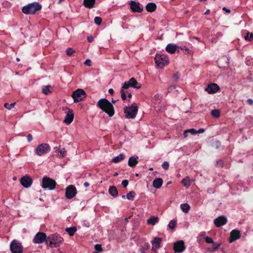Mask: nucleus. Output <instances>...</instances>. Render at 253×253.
Segmentation results:
<instances>
[{
    "label": "nucleus",
    "mask_w": 253,
    "mask_h": 253,
    "mask_svg": "<svg viewBox=\"0 0 253 253\" xmlns=\"http://www.w3.org/2000/svg\"><path fill=\"white\" fill-rule=\"evenodd\" d=\"M97 106L110 117L114 116L115 114L113 104L106 98L100 99L97 102Z\"/></svg>",
    "instance_id": "nucleus-1"
},
{
    "label": "nucleus",
    "mask_w": 253,
    "mask_h": 253,
    "mask_svg": "<svg viewBox=\"0 0 253 253\" xmlns=\"http://www.w3.org/2000/svg\"><path fill=\"white\" fill-rule=\"evenodd\" d=\"M63 239L58 233L50 235L47 238L46 245L51 247H57L62 243Z\"/></svg>",
    "instance_id": "nucleus-2"
},
{
    "label": "nucleus",
    "mask_w": 253,
    "mask_h": 253,
    "mask_svg": "<svg viewBox=\"0 0 253 253\" xmlns=\"http://www.w3.org/2000/svg\"><path fill=\"white\" fill-rule=\"evenodd\" d=\"M42 5L38 2L29 3L22 7V11L25 14H34L42 9Z\"/></svg>",
    "instance_id": "nucleus-3"
},
{
    "label": "nucleus",
    "mask_w": 253,
    "mask_h": 253,
    "mask_svg": "<svg viewBox=\"0 0 253 253\" xmlns=\"http://www.w3.org/2000/svg\"><path fill=\"white\" fill-rule=\"evenodd\" d=\"M138 111V107L133 104L131 106L126 107L124 109L126 118V119H134Z\"/></svg>",
    "instance_id": "nucleus-4"
},
{
    "label": "nucleus",
    "mask_w": 253,
    "mask_h": 253,
    "mask_svg": "<svg viewBox=\"0 0 253 253\" xmlns=\"http://www.w3.org/2000/svg\"><path fill=\"white\" fill-rule=\"evenodd\" d=\"M56 185V181L49 177L44 176L42 180V188L48 189L50 190H54Z\"/></svg>",
    "instance_id": "nucleus-5"
},
{
    "label": "nucleus",
    "mask_w": 253,
    "mask_h": 253,
    "mask_svg": "<svg viewBox=\"0 0 253 253\" xmlns=\"http://www.w3.org/2000/svg\"><path fill=\"white\" fill-rule=\"evenodd\" d=\"M155 63L157 66L163 68L169 63V57L167 55H157L155 58Z\"/></svg>",
    "instance_id": "nucleus-6"
},
{
    "label": "nucleus",
    "mask_w": 253,
    "mask_h": 253,
    "mask_svg": "<svg viewBox=\"0 0 253 253\" xmlns=\"http://www.w3.org/2000/svg\"><path fill=\"white\" fill-rule=\"evenodd\" d=\"M72 97L74 102H79L85 99L86 94L83 89L79 88L73 92Z\"/></svg>",
    "instance_id": "nucleus-7"
},
{
    "label": "nucleus",
    "mask_w": 253,
    "mask_h": 253,
    "mask_svg": "<svg viewBox=\"0 0 253 253\" xmlns=\"http://www.w3.org/2000/svg\"><path fill=\"white\" fill-rule=\"evenodd\" d=\"M50 150L49 145L47 143H42L37 146L35 149V153L38 156H42L47 153Z\"/></svg>",
    "instance_id": "nucleus-8"
},
{
    "label": "nucleus",
    "mask_w": 253,
    "mask_h": 253,
    "mask_svg": "<svg viewBox=\"0 0 253 253\" xmlns=\"http://www.w3.org/2000/svg\"><path fill=\"white\" fill-rule=\"evenodd\" d=\"M10 250L12 253H23V247L21 243L13 240L10 243Z\"/></svg>",
    "instance_id": "nucleus-9"
},
{
    "label": "nucleus",
    "mask_w": 253,
    "mask_h": 253,
    "mask_svg": "<svg viewBox=\"0 0 253 253\" xmlns=\"http://www.w3.org/2000/svg\"><path fill=\"white\" fill-rule=\"evenodd\" d=\"M77 191L74 185H70L66 188L65 197L68 199L73 198L77 194Z\"/></svg>",
    "instance_id": "nucleus-10"
},
{
    "label": "nucleus",
    "mask_w": 253,
    "mask_h": 253,
    "mask_svg": "<svg viewBox=\"0 0 253 253\" xmlns=\"http://www.w3.org/2000/svg\"><path fill=\"white\" fill-rule=\"evenodd\" d=\"M47 238L45 233L43 232H38L35 236L33 242L37 244H41L44 241L46 242Z\"/></svg>",
    "instance_id": "nucleus-11"
},
{
    "label": "nucleus",
    "mask_w": 253,
    "mask_h": 253,
    "mask_svg": "<svg viewBox=\"0 0 253 253\" xmlns=\"http://www.w3.org/2000/svg\"><path fill=\"white\" fill-rule=\"evenodd\" d=\"M173 249L175 253H182L186 249L184 241L180 240L174 243Z\"/></svg>",
    "instance_id": "nucleus-12"
},
{
    "label": "nucleus",
    "mask_w": 253,
    "mask_h": 253,
    "mask_svg": "<svg viewBox=\"0 0 253 253\" xmlns=\"http://www.w3.org/2000/svg\"><path fill=\"white\" fill-rule=\"evenodd\" d=\"M227 219L224 216H220L214 220L213 223L217 227L224 225L227 223Z\"/></svg>",
    "instance_id": "nucleus-13"
},
{
    "label": "nucleus",
    "mask_w": 253,
    "mask_h": 253,
    "mask_svg": "<svg viewBox=\"0 0 253 253\" xmlns=\"http://www.w3.org/2000/svg\"><path fill=\"white\" fill-rule=\"evenodd\" d=\"M33 182L32 179L28 175L22 177L20 179L21 185L25 188H28L31 186Z\"/></svg>",
    "instance_id": "nucleus-14"
},
{
    "label": "nucleus",
    "mask_w": 253,
    "mask_h": 253,
    "mask_svg": "<svg viewBox=\"0 0 253 253\" xmlns=\"http://www.w3.org/2000/svg\"><path fill=\"white\" fill-rule=\"evenodd\" d=\"M241 237V233L240 231L234 229L230 232V238L229 241L230 243H232L237 239H239Z\"/></svg>",
    "instance_id": "nucleus-15"
},
{
    "label": "nucleus",
    "mask_w": 253,
    "mask_h": 253,
    "mask_svg": "<svg viewBox=\"0 0 253 253\" xmlns=\"http://www.w3.org/2000/svg\"><path fill=\"white\" fill-rule=\"evenodd\" d=\"M140 3L138 2L133 0L130 1V8L133 12L140 13L143 11V8L140 7Z\"/></svg>",
    "instance_id": "nucleus-16"
},
{
    "label": "nucleus",
    "mask_w": 253,
    "mask_h": 253,
    "mask_svg": "<svg viewBox=\"0 0 253 253\" xmlns=\"http://www.w3.org/2000/svg\"><path fill=\"white\" fill-rule=\"evenodd\" d=\"M219 89V86L214 83L209 84L205 88V90L211 94L216 92Z\"/></svg>",
    "instance_id": "nucleus-17"
},
{
    "label": "nucleus",
    "mask_w": 253,
    "mask_h": 253,
    "mask_svg": "<svg viewBox=\"0 0 253 253\" xmlns=\"http://www.w3.org/2000/svg\"><path fill=\"white\" fill-rule=\"evenodd\" d=\"M129 87H131V86L128 81H127L125 82L121 87L120 93L121 94L122 99L123 100H125L126 99V89H128Z\"/></svg>",
    "instance_id": "nucleus-18"
},
{
    "label": "nucleus",
    "mask_w": 253,
    "mask_h": 253,
    "mask_svg": "<svg viewBox=\"0 0 253 253\" xmlns=\"http://www.w3.org/2000/svg\"><path fill=\"white\" fill-rule=\"evenodd\" d=\"M178 47L179 46L176 44L169 43L167 45L166 50L170 54H173L176 51H177V52H179V49H177Z\"/></svg>",
    "instance_id": "nucleus-19"
},
{
    "label": "nucleus",
    "mask_w": 253,
    "mask_h": 253,
    "mask_svg": "<svg viewBox=\"0 0 253 253\" xmlns=\"http://www.w3.org/2000/svg\"><path fill=\"white\" fill-rule=\"evenodd\" d=\"M74 115L73 111L71 109H69L66 117L65 118L64 122L66 124H70L73 121Z\"/></svg>",
    "instance_id": "nucleus-20"
},
{
    "label": "nucleus",
    "mask_w": 253,
    "mask_h": 253,
    "mask_svg": "<svg viewBox=\"0 0 253 253\" xmlns=\"http://www.w3.org/2000/svg\"><path fill=\"white\" fill-rule=\"evenodd\" d=\"M138 157L137 156H131L130 157L128 161V165L130 167L134 168L138 164Z\"/></svg>",
    "instance_id": "nucleus-21"
},
{
    "label": "nucleus",
    "mask_w": 253,
    "mask_h": 253,
    "mask_svg": "<svg viewBox=\"0 0 253 253\" xmlns=\"http://www.w3.org/2000/svg\"><path fill=\"white\" fill-rule=\"evenodd\" d=\"M128 82L132 87L138 89L141 87V84H138L136 79L133 77L130 78L128 80Z\"/></svg>",
    "instance_id": "nucleus-22"
},
{
    "label": "nucleus",
    "mask_w": 253,
    "mask_h": 253,
    "mask_svg": "<svg viewBox=\"0 0 253 253\" xmlns=\"http://www.w3.org/2000/svg\"><path fill=\"white\" fill-rule=\"evenodd\" d=\"M163 183V180L161 178L155 179L153 181V186L156 189L160 188Z\"/></svg>",
    "instance_id": "nucleus-23"
},
{
    "label": "nucleus",
    "mask_w": 253,
    "mask_h": 253,
    "mask_svg": "<svg viewBox=\"0 0 253 253\" xmlns=\"http://www.w3.org/2000/svg\"><path fill=\"white\" fill-rule=\"evenodd\" d=\"M162 241V238L160 237H155L151 243L155 248L158 249L160 247V244Z\"/></svg>",
    "instance_id": "nucleus-24"
},
{
    "label": "nucleus",
    "mask_w": 253,
    "mask_h": 253,
    "mask_svg": "<svg viewBox=\"0 0 253 253\" xmlns=\"http://www.w3.org/2000/svg\"><path fill=\"white\" fill-rule=\"evenodd\" d=\"M157 8L156 4L153 2H149L146 6V9L148 12H153Z\"/></svg>",
    "instance_id": "nucleus-25"
},
{
    "label": "nucleus",
    "mask_w": 253,
    "mask_h": 253,
    "mask_svg": "<svg viewBox=\"0 0 253 253\" xmlns=\"http://www.w3.org/2000/svg\"><path fill=\"white\" fill-rule=\"evenodd\" d=\"M95 0H84V6L88 8H91L94 7Z\"/></svg>",
    "instance_id": "nucleus-26"
},
{
    "label": "nucleus",
    "mask_w": 253,
    "mask_h": 253,
    "mask_svg": "<svg viewBox=\"0 0 253 253\" xmlns=\"http://www.w3.org/2000/svg\"><path fill=\"white\" fill-rule=\"evenodd\" d=\"M109 193L113 197H116L118 195V191L115 186H111L109 188Z\"/></svg>",
    "instance_id": "nucleus-27"
},
{
    "label": "nucleus",
    "mask_w": 253,
    "mask_h": 253,
    "mask_svg": "<svg viewBox=\"0 0 253 253\" xmlns=\"http://www.w3.org/2000/svg\"><path fill=\"white\" fill-rule=\"evenodd\" d=\"M125 158V155L124 154L121 153L118 156L113 158L112 160V162L114 163H118L123 161V160H124Z\"/></svg>",
    "instance_id": "nucleus-28"
},
{
    "label": "nucleus",
    "mask_w": 253,
    "mask_h": 253,
    "mask_svg": "<svg viewBox=\"0 0 253 253\" xmlns=\"http://www.w3.org/2000/svg\"><path fill=\"white\" fill-rule=\"evenodd\" d=\"M159 218L157 216H152L147 220V223L154 225L158 222Z\"/></svg>",
    "instance_id": "nucleus-29"
},
{
    "label": "nucleus",
    "mask_w": 253,
    "mask_h": 253,
    "mask_svg": "<svg viewBox=\"0 0 253 253\" xmlns=\"http://www.w3.org/2000/svg\"><path fill=\"white\" fill-rule=\"evenodd\" d=\"M65 231L69 234L70 236H72L76 232L77 228L75 226H73L66 228Z\"/></svg>",
    "instance_id": "nucleus-30"
},
{
    "label": "nucleus",
    "mask_w": 253,
    "mask_h": 253,
    "mask_svg": "<svg viewBox=\"0 0 253 253\" xmlns=\"http://www.w3.org/2000/svg\"><path fill=\"white\" fill-rule=\"evenodd\" d=\"M150 245L148 243H145L142 247L139 249V251L141 253H146V251L149 250Z\"/></svg>",
    "instance_id": "nucleus-31"
},
{
    "label": "nucleus",
    "mask_w": 253,
    "mask_h": 253,
    "mask_svg": "<svg viewBox=\"0 0 253 253\" xmlns=\"http://www.w3.org/2000/svg\"><path fill=\"white\" fill-rule=\"evenodd\" d=\"M180 208L184 212L188 213L190 210V207L188 204L184 203L181 204Z\"/></svg>",
    "instance_id": "nucleus-32"
},
{
    "label": "nucleus",
    "mask_w": 253,
    "mask_h": 253,
    "mask_svg": "<svg viewBox=\"0 0 253 253\" xmlns=\"http://www.w3.org/2000/svg\"><path fill=\"white\" fill-rule=\"evenodd\" d=\"M181 183L186 188H188L190 186V178L187 177L186 178H183L181 180Z\"/></svg>",
    "instance_id": "nucleus-33"
},
{
    "label": "nucleus",
    "mask_w": 253,
    "mask_h": 253,
    "mask_svg": "<svg viewBox=\"0 0 253 253\" xmlns=\"http://www.w3.org/2000/svg\"><path fill=\"white\" fill-rule=\"evenodd\" d=\"M136 195V193L134 191H131L128 192L126 195V198L129 200L133 201L134 198L135 196Z\"/></svg>",
    "instance_id": "nucleus-34"
},
{
    "label": "nucleus",
    "mask_w": 253,
    "mask_h": 253,
    "mask_svg": "<svg viewBox=\"0 0 253 253\" xmlns=\"http://www.w3.org/2000/svg\"><path fill=\"white\" fill-rule=\"evenodd\" d=\"M244 39L247 41H252L253 40V33L248 32L246 35L245 36Z\"/></svg>",
    "instance_id": "nucleus-35"
},
{
    "label": "nucleus",
    "mask_w": 253,
    "mask_h": 253,
    "mask_svg": "<svg viewBox=\"0 0 253 253\" xmlns=\"http://www.w3.org/2000/svg\"><path fill=\"white\" fill-rule=\"evenodd\" d=\"M211 115L212 117L215 118H218L220 116V112L217 109H214L211 110Z\"/></svg>",
    "instance_id": "nucleus-36"
},
{
    "label": "nucleus",
    "mask_w": 253,
    "mask_h": 253,
    "mask_svg": "<svg viewBox=\"0 0 253 253\" xmlns=\"http://www.w3.org/2000/svg\"><path fill=\"white\" fill-rule=\"evenodd\" d=\"M178 48H180L181 50H185V53H187L188 54H193V52L191 51L188 48L186 47L185 45H182L179 46Z\"/></svg>",
    "instance_id": "nucleus-37"
},
{
    "label": "nucleus",
    "mask_w": 253,
    "mask_h": 253,
    "mask_svg": "<svg viewBox=\"0 0 253 253\" xmlns=\"http://www.w3.org/2000/svg\"><path fill=\"white\" fill-rule=\"evenodd\" d=\"M176 224V220H171L168 225L169 227V229H173L175 227Z\"/></svg>",
    "instance_id": "nucleus-38"
},
{
    "label": "nucleus",
    "mask_w": 253,
    "mask_h": 253,
    "mask_svg": "<svg viewBox=\"0 0 253 253\" xmlns=\"http://www.w3.org/2000/svg\"><path fill=\"white\" fill-rule=\"evenodd\" d=\"M15 104H16L15 102H14V103H12L11 104H9L8 103H5L4 104V106L5 108H6L8 110H10L11 109H12V108H13L14 107Z\"/></svg>",
    "instance_id": "nucleus-39"
},
{
    "label": "nucleus",
    "mask_w": 253,
    "mask_h": 253,
    "mask_svg": "<svg viewBox=\"0 0 253 253\" xmlns=\"http://www.w3.org/2000/svg\"><path fill=\"white\" fill-rule=\"evenodd\" d=\"M75 52V50L71 47H68L66 51V54L68 56H71Z\"/></svg>",
    "instance_id": "nucleus-40"
},
{
    "label": "nucleus",
    "mask_w": 253,
    "mask_h": 253,
    "mask_svg": "<svg viewBox=\"0 0 253 253\" xmlns=\"http://www.w3.org/2000/svg\"><path fill=\"white\" fill-rule=\"evenodd\" d=\"M94 21L97 25H99L102 22V18L100 17L96 16L94 18Z\"/></svg>",
    "instance_id": "nucleus-41"
},
{
    "label": "nucleus",
    "mask_w": 253,
    "mask_h": 253,
    "mask_svg": "<svg viewBox=\"0 0 253 253\" xmlns=\"http://www.w3.org/2000/svg\"><path fill=\"white\" fill-rule=\"evenodd\" d=\"M180 76V74L179 73L176 72V73H174L173 76V81L174 82H176L178 81V80L179 79Z\"/></svg>",
    "instance_id": "nucleus-42"
},
{
    "label": "nucleus",
    "mask_w": 253,
    "mask_h": 253,
    "mask_svg": "<svg viewBox=\"0 0 253 253\" xmlns=\"http://www.w3.org/2000/svg\"><path fill=\"white\" fill-rule=\"evenodd\" d=\"M49 87L50 86H45L42 88V92L43 93L45 94H48L49 93H50L49 90Z\"/></svg>",
    "instance_id": "nucleus-43"
},
{
    "label": "nucleus",
    "mask_w": 253,
    "mask_h": 253,
    "mask_svg": "<svg viewBox=\"0 0 253 253\" xmlns=\"http://www.w3.org/2000/svg\"><path fill=\"white\" fill-rule=\"evenodd\" d=\"M94 249L96 251L101 252L103 251L102 246L100 244H96L94 246Z\"/></svg>",
    "instance_id": "nucleus-44"
},
{
    "label": "nucleus",
    "mask_w": 253,
    "mask_h": 253,
    "mask_svg": "<svg viewBox=\"0 0 253 253\" xmlns=\"http://www.w3.org/2000/svg\"><path fill=\"white\" fill-rule=\"evenodd\" d=\"M224 162L222 160H219L216 161V166L219 168H222L223 167Z\"/></svg>",
    "instance_id": "nucleus-45"
},
{
    "label": "nucleus",
    "mask_w": 253,
    "mask_h": 253,
    "mask_svg": "<svg viewBox=\"0 0 253 253\" xmlns=\"http://www.w3.org/2000/svg\"><path fill=\"white\" fill-rule=\"evenodd\" d=\"M60 152V155L62 157H64L66 153V151L65 150V148H63L62 149H58L57 150Z\"/></svg>",
    "instance_id": "nucleus-46"
},
{
    "label": "nucleus",
    "mask_w": 253,
    "mask_h": 253,
    "mask_svg": "<svg viewBox=\"0 0 253 253\" xmlns=\"http://www.w3.org/2000/svg\"><path fill=\"white\" fill-rule=\"evenodd\" d=\"M212 244L213 246V251L217 250L220 245V244H218L214 242H213Z\"/></svg>",
    "instance_id": "nucleus-47"
},
{
    "label": "nucleus",
    "mask_w": 253,
    "mask_h": 253,
    "mask_svg": "<svg viewBox=\"0 0 253 253\" xmlns=\"http://www.w3.org/2000/svg\"><path fill=\"white\" fill-rule=\"evenodd\" d=\"M162 167L163 169L167 170L169 169V164L168 162H164L162 165Z\"/></svg>",
    "instance_id": "nucleus-48"
},
{
    "label": "nucleus",
    "mask_w": 253,
    "mask_h": 253,
    "mask_svg": "<svg viewBox=\"0 0 253 253\" xmlns=\"http://www.w3.org/2000/svg\"><path fill=\"white\" fill-rule=\"evenodd\" d=\"M205 241L207 243H208V244H210V243H213V240L212 239V238L210 237H209V236H207L206 238H205Z\"/></svg>",
    "instance_id": "nucleus-49"
},
{
    "label": "nucleus",
    "mask_w": 253,
    "mask_h": 253,
    "mask_svg": "<svg viewBox=\"0 0 253 253\" xmlns=\"http://www.w3.org/2000/svg\"><path fill=\"white\" fill-rule=\"evenodd\" d=\"M187 131H188V133H190L191 134H195L197 133V130L195 129L194 128H191L187 129Z\"/></svg>",
    "instance_id": "nucleus-50"
},
{
    "label": "nucleus",
    "mask_w": 253,
    "mask_h": 253,
    "mask_svg": "<svg viewBox=\"0 0 253 253\" xmlns=\"http://www.w3.org/2000/svg\"><path fill=\"white\" fill-rule=\"evenodd\" d=\"M122 184L123 187H126L128 184V181L126 179L122 181Z\"/></svg>",
    "instance_id": "nucleus-51"
},
{
    "label": "nucleus",
    "mask_w": 253,
    "mask_h": 253,
    "mask_svg": "<svg viewBox=\"0 0 253 253\" xmlns=\"http://www.w3.org/2000/svg\"><path fill=\"white\" fill-rule=\"evenodd\" d=\"M91 60L89 59H87L85 61L84 64L86 66H90L91 65Z\"/></svg>",
    "instance_id": "nucleus-52"
},
{
    "label": "nucleus",
    "mask_w": 253,
    "mask_h": 253,
    "mask_svg": "<svg viewBox=\"0 0 253 253\" xmlns=\"http://www.w3.org/2000/svg\"><path fill=\"white\" fill-rule=\"evenodd\" d=\"M33 139V136L31 134H29L28 135H27V140H28V142H31Z\"/></svg>",
    "instance_id": "nucleus-53"
},
{
    "label": "nucleus",
    "mask_w": 253,
    "mask_h": 253,
    "mask_svg": "<svg viewBox=\"0 0 253 253\" xmlns=\"http://www.w3.org/2000/svg\"><path fill=\"white\" fill-rule=\"evenodd\" d=\"M247 102L251 106L253 105V100L252 99H248L247 100Z\"/></svg>",
    "instance_id": "nucleus-54"
},
{
    "label": "nucleus",
    "mask_w": 253,
    "mask_h": 253,
    "mask_svg": "<svg viewBox=\"0 0 253 253\" xmlns=\"http://www.w3.org/2000/svg\"><path fill=\"white\" fill-rule=\"evenodd\" d=\"M87 41H88V42H91L93 41V38L92 36L88 37Z\"/></svg>",
    "instance_id": "nucleus-55"
},
{
    "label": "nucleus",
    "mask_w": 253,
    "mask_h": 253,
    "mask_svg": "<svg viewBox=\"0 0 253 253\" xmlns=\"http://www.w3.org/2000/svg\"><path fill=\"white\" fill-rule=\"evenodd\" d=\"M127 94V96L128 98H130L132 97V94L130 92H128L127 90L126 91V95Z\"/></svg>",
    "instance_id": "nucleus-56"
},
{
    "label": "nucleus",
    "mask_w": 253,
    "mask_h": 253,
    "mask_svg": "<svg viewBox=\"0 0 253 253\" xmlns=\"http://www.w3.org/2000/svg\"><path fill=\"white\" fill-rule=\"evenodd\" d=\"M188 131H187V129L185 130L183 132V136L184 138H186L188 136Z\"/></svg>",
    "instance_id": "nucleus-57"
},
{
    "label": "nucleus",
    "mask_w": 253,
    "mask_h": 253,
    "mask_svg": "<svg viewBox=\"0 0 253 253\" xmlns=\"http://www.w3.org/2000/svg\"><path fill=\"white\" fill-rule=\"evenodd\" d=\"M108 92L109 94H110L111 95H113L114 93V91L113 90V89L112 88H110L108 90Z\"/></svg>",
    "instance_id": "nucleus-58"
},
{
    "label": "nucleus",
    "mask_w": 253,
    "mask_h": 253,
    "mask_svg": "<svg viewBox=\"0 0 253 253\" xmlns=\"http://www.w3.org/2000/svg\"><path fill=\"white\" fill-rule=\"evenodd\" d=\"M175 88V87L173 86H171L169 87L168 91L169 92L171 91L173 89Z\"/></svg>",
    "instance_id": "nucleus-59"
},
{
    "label": "nucleus",
    "mask_w": 253,
    "mask_h": 253,
    "mask_svg": "<svg viewBox=\"0 0 253 253\" xmlns=\"http://www.w3.org/2000/svg\"><path fill=\"white\" fill-rule=\"evenodd\" d=\"M204 131V129L203 128H200L198 131H197V133H202Z\"/></svg>",
    "instance_id": "nucleus-60"
},
{
    "label": "nucleus",
    "mask_w": 253,
    "mask_h": 253,
    "mask_svg": "<svg viewBox=\"0 0 253 253\" xmlns=\"http://www.w3.org/2000/svg\"><path fill=\"white\" fill-rule=\"evenodd\" d=\"M84 185L85 187H88L89 185V183L88 182H85L84 183Z\"/></svg>",
    "instance_id": "nucleus-61"
},
{
    "label": "nucleus",
    "mask_w": 253,
    "mask_h": 253,
    "mask_svg": "<svg viewBox=\"0 0 253 253\" xmlns=\"http://www.w3.org/2000/svg\"><path fill=\"white\" fill-rule=\"evenodd\" d=\"M223 10L227 11V12H230V10L229 9H227L225 7L223 8Z\"/></svg>",
    "instance_id": "nucleus-62"
},
{
    "label": "nucleus",
    "mask_w": 253,
    "mask_h": 253,
    "mask_svg": "<svg viewBox=\"0 0 253 253\" xmlns=\"http://www.w3.org/2000/svg\"><path fill=\"white\" fill-rule=\"evenodd\" d=\"M118 101V100H114L113 98L112 99V101H111V103L113 104H115L117 101Z\"/></svg>",
    "instance_id": "nucleus-63"
},
{
    "label": "nucleus",
    "mask_w": 253,
    "mask_h": 253,
    "mask_svg": "<svg viewBox=\"0 0 253 253\" xmlns=\"http://www.w3.org/2000/svg\"><path fill=\"white\" fill-rule=\"evenodd\" d=\"M210 13V10L209 9H208L205 12V15H207V14H209Z\"/></svg>",
    "instance_id": "nucleus-64"
}]
</instances>
